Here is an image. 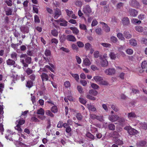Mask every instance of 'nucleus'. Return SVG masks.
I'll list each match as a JSON object with an SVG mask.
<instances>
[{
  "label": "nucleus",
  "mask_w": 147,
  "mask_h": 147,
  "mask_svg": "<svg viewBox=\"0 0 147 147\" xmlns=\"http://www.w3.org/2000/svg\"><path fill=\"white\" fill-rule=\"evenodd\" d=\"M98 94V92L92 89L90 90H89V93L87 94L86 98L88 99L92 100H96V98L91 95L96 96Z\"/></svg>",
  "instance_id": "nucleus-1"
},
{
  "label": "nucleus",
  "mask_w": 147,
  "mask_h": 147,
  "mask_svg": "<svg viewBox=\"0 0 147 147\" xmlns=\"http://www.w3.org/2000/svg\"><path fill=\"white\" fill-rule=\"evenodd\" d=\"M36 113L38 114L41 115H39L37 116L38 118L42 120L45 119L46 116L44 115L45 114V111L43 109L41 108L40 109L37 110Z\"/></svg>",
  "instance_id": "nucleus-2"
},
{
  "label": "nucleus",
  "mask_w": 147,
  "mask_h": 147,
  "mask_svg": "<svg viewBox=\"0 0 147 147\" xmlns=\"http://www.w3.org/2000/svg\"><path fill=\"white\" fill-rule=\"evenodd\" d=\"M20 59H24V61H25L27 63L30 64L31 61V58L30 57H28L26 54H22L20 55Z\"/></svg>",
  "instance_id": "nucleus-3"
},
{
  "label": "nucleus",
  "mask_w": 147,
  "mask_h": 147,
  "mask_svg": "<svg viewBox=\"0 0 147 147\" xmlns=\"http://www.w3.org/2000/svg\"><path fill=\"white\" fill-rule=\"evenodd\" d=\"M83 12L86 14L92 12V10L90 6L88 5L83 7Z\"/></svg>",
  "instance_id": "nucleus-4"
},
{
  "label": "nucleus",
  "mask_w": 147,
  "mask_h": 147,
  "mask_svg": "<svg viewBox=\"0 0 147 147\" xmlns=\"http://www.w3.org/2000/svg\"><path fill=\"white\" fill-rule=\"evenodd\" d=\"M59 24L61 26H67V22L64 19L61 18L56 20Z\"/></svg>",
  "instance_id": "nucleus-5"
},
{
  "label": "nucleus",
  "mask_w": 147,
  "mask_h": 147,
  "mask_svg": "<svg viewBox=\"0 0 147 147\" xmlns=\"http://www.w3.org/2000/svg\"><path fill=\"white\" fill-rule=\"evenodd\" d=\"M119 118V116L117 115H109V119L112 122H115L117 121Z\"/></svg>",
  "instance_id": "nucleus-6"
},
{
  "label": "nucleus",
  "mask_w": 147,
  "mask_h": 147,
  "mask_svg": "<svg viewBox=\"0 0 147 147\" xmlns=\"http://www.w3.org/2000/svg\"><path fill=\"white\" fill-rule=\"evenodd\" d=\"M15 129L17 130L18 131V135L19 136H21V137L25 138V137L22 134V129L20 127V126L19 125H17L15 127Z\"/></svg>",
  "instance_id": "nucleus-7"
},
{
  "label": "nucleus",
  "mask_w": 147,
  "mask_h": 147,
  "mask_svg": "<svg viewBox=\"0 0 147 147\" xmlns=\"http://www.w3.org/2000/svg\"><path fill=\"white\" fill-rule=\"evenodd\" d=\"M105 72L107 75H111L115 73V70L113 68H109L106 69L105 71Z\"/></svg>",
  "instance_id": "nucleus-8"
},
{
  "label": "nucleus",
  "mask_w": 147,
  "mask_h": 147,
  "mask_svg": "<svg viewBox=\"0 0 147 147\" xmlns=\"http://www.w3.org/2000/svg\"><path fill=\"white\" fill-rule=\"evenodd\" d=\"M91 64V63L90 60L87 58L83 59L82 66L84 67L85 66H89Z\"/></svg>",
  "instance_id": "nucleus-9"
},
{
  "label": "nucleus",
  "mask_w": 147,
  "mask_h": 147,
  "mask_svg": "<svg viewBox=\"0 0 147 147\" xmlns=\"http://www.w3.org/2000/svg\"><path fill=\"white\" fill-rule=\"evenodd\" d=\"M100 24L102 26L103 30L106 32H108L110 31V28L107 24L103 22H100Z\"/></svg>",
  "instance_id": "nucleus-10"
},
{
  "label": "nucleus",
  "mask_w": 147,
  "mask_h": 147,
  "mask_svg": "<svg viewBox=\"0 0 147 147\" xmlns=\"http://www.w3.org/2000/svg\"><path fill=\"white\" fill-rule=\"evenodd\" d=\"M67 14L69 17H71L73 19H76L77 17L73 13V11H70L68 9L65 10Z\"/></svg>",
  "instance_id": "nucleus-11"
},
{
  "label": "nucleus",
  "mask_w": 147,
  "mask_h": 147,
  "mask_svg": "<svg viewBox=\"0 0 147 147\" xmlns=\"http://www.w3.org/2000/svg\"><path fill=\"white\" fill-rule=\"evenodd\" d=\"M100 64L102 66L105 67L108 65V61L106 59H103L102 58H100Z\"/></svg>",
  "instance_id": "nucleus-12"
},
{
  "label": "nucleus",
  "mask_w": 147,
  "mask_h": 147,
  "mask_svg": "<svg viewBox=\"0 0 147 147\" xmlns=\"http://www.w3.org/2000/svg\"><path fill=\"white\" fill-rule=\"evenodd\" d=\"M124 129L127 130L128 133L130 135H133L136 131L135 129L131 128L130 127H126Z\"/></svg>",
  "instance_id": "nucleus-13"
},
{
  "label": "nucleus",
  "mask_w": 147,
  "mask_h": 147,
  "mask_svg": "<svg viewBox=\"0 0 147 147\" xmlns=\"http://www.w3.org/2000/svg\"><path fill=\"white\" fill-rule=\"evenodd\" d=\"M129 14L132 16L135 17L137 15L138 12L137 11L134 9H129Z\"/></svg>",
  "instance_id": "nucleus-14"
},
{
  "label": "nucleus",
  "mask_w": 147,
  "mask_h": 147,
  "mask_svg": "<svg viewBox=\"0 0 147 147\" xmlns=\"http://www.w3.org/2000/svg\"><path fill=\"white\" fill-rule=\"evenodd\" d=\"M66 39L69 41L75 42L76 41V39L75 37L73 35H69L66 36Z\"/></svg>",
  "instance_id": "nucleus-15"
},
{
  "label": "nucleus",
  "mask_w": 147,
  "mask_h": 147,
  "mask_svg": "<svg viewBox=\"0 0 147 147\" xmlns=\"http://www.w3.org/2000/svg\"><path fill=\"white\" fill-rule=\"evenodd\" d=\"M103 80V78L102 77L99 76H94L93 77V79H92V80H94L96 82H99V83L102 80Z\"/></svg>",
  "instance_id": "nucleus-16"
},
{
  "label": "nucleus",
  "mask_w": 147,
  "mask_h": 147,
  "mask_svg": "<svg viewBox=\"0 0 147 147\" xmlns=\"http://www.w3.org/2000/svg\"><path fill=\"white\" fill-rule=\"evenodd\" d=\"M61 14V12L59 9H57L55 11L54 17L55 19L57 18Z\"/></svg>",
  "instance_id": "nucleus-17"
},
{
  "label": "nucleus",
  "mask_w": 147,
  "mask_h": 147,
  "mask_svg": "<svg viewBox=\"0 0 147 147\" xmlns=\"http://www.w3.org/2000/svg\"><path fill=\"white\" fill-rule=\"evenodd\" d=\"M13 134V133L10 130H8L7 132L5 138L7 139H9L10 140H12L11 138V136Z\"/></svg>",
  "instance_id": "nucleus-18"
},
{
  "label": "nucleus",
  "mask_w": 147,
  "mask_h": 147,
  "mask_svg": "<svg viewBox=\"0 0 147 147\" xmlns=\"http://www.w3.org/2000/svg\"><path fill=\"white\" fill-rule=\"evenodd\" d=\"M122 23L124 25H128L129 23V20L127 17H124L122 20Z\"/></svg>",
  "instance_id": "nucleus-19"
},
{
  "label": "nucleus",
  "mask_w": 147,
  "mask_h": 147,
  "mask_svg": "<svg viewBox=\"0 0 147 147\" xmlns=\"http://www.w3.org/2000/svg\"><path fill=\"white\" fill-rule=\"evenodd\" d=\"M41 77L42 82L47 81L49 79V77L48 75L45 73H42V74L41 75Z\"/></svg>",
  "instance_id": "nucleus-20"
},
{
  "label": "nucleus",
  "mask_w": 147,
  "mask_h": 147,
  "mask_svg": "<svg viewBox=\"0 0 147 147\" xmlns=\"http://www.w3.org/2000/svg\"><path fill=\"white\" fill-rule=\"evenodd\" d=\"M87 107L88 110L90 111L93 112L96 111V109L93 105L91 104H88Z\"/></svg>",
  "instance_id": "nucleus-21"
},
{
  "label": "nucleus",
  "mask_w": 147,
  "mask_h": 147,
  "mask_svg": "<svg viewBox=\"0 0 147 147\" xmlns=\"http://www.w3.org/2000/svg\"><path fill=\"white\" fill-rule=\"evenodd\" d=\"M109 56L111 59L112 60H115L117 57H118L117 54H115L114 52H111L110 53Z\"/></svg>",
  "instance_id": "nucleus-22"
},
{
  "label": "nucleus",
  "mask_w": 147,
  "mask_h": 147,
  "mask_svg": "<svg viewBox=\"0 0 147 147\" xmlns=\"http://www.w3.org/2000/svg\"><path fill=\"white\" fill-rule=\"evenodd\" d=\"M113 140L115 141L116 143L118 145H121L123 143L122 140H120L119 139H118V138H117L115 136L113 137Z\"/></svg>",
  "instance_id": "nucleus-23"
},
{
  "label": "nucleus",
  "mask_w": 147,
  "mask_h": 147,
  "mask_svg": "<svg viewBox=\"0 0 147 147\" xmlns=\"http://www.w3.org/2000/svg\"><path fill=\"white\" fill-rule=\"evenodd\" d=\"M6 63L7 65H14L15 63V61L10 59H9L7 60Z\"/></svg>",
  "instance_id": "nucleus-24"
},
{
  "label": "nucleus",
  "mask_w": 147,
  "mask_h": 147,
  "mask_svg": "<svg viewBox=\"0 0 147 147\" xmlns=\"http://www.w3.org/2000/svg\"><path fill=\"white\" fill-rule=\"evenodd\" d=\"M128 117L129 119H131L132 118H135L136 117L135 113L131 112V113H128L127 114Z\"/></svg>",
  "instance_id": "nucleus-25"
},
{
  "label": "nucleus",
  "mask_w": 147,
  "mask_h": 147,
  "mask_svg": "<svg viewBox=\"0 0 147 147\" xmlns=\"http://www.w3.org/2000/svg\"><path fill=\"white\" fill-rule=\"evenodd\" d=\"M70 28L72 30V32L74 34H77L79 33V30L76 28L71 27Z\"/></svg>",
  "instance_id": "nucleus-26"
},
{
  "label": "nucleus",
  "mask_w": 147,
  "mask_h": 147,
  "mask_svg": "<svg viewBox=\"0 0 147 147\" xmlns=\"http://www.w3.org/2000/svg\"><path fill=\"white\" fill-rule=\"evenodd\" d=\"M117 36L119 39L121 40H123L125 39L123 34L121 33H118Z\"/></svg>",
  "instance_id": "nucleus-27"
},
{
  "label": "nucleus",
  "mask_w": 147,
  "mask_h": 147,
  "mask_svg": "<svg viewBox=\"0 0 147 147\" xmlns=\"http://www.w3.org/2000/svg\"><path fill=\"white\" fill-rule=\"evenodd\" d=\"M110 40L111 42L115 43H116L118 41L117 38L114 36H112L110 37Z\"/></svg>",
  "instance_id": "nucleus-28"
},
{
  "label": "nucleus",
  "mask_w": 147,
  "mask_h": 147,
  "mask_svg": "<svg viewBox=\"0 0 147 147\" xmlns=\"http://www.w3.org/2000/svg\"><path fill=\"white\" fill-rule=\"evenodd\" d=\"M11 58L15 61L17 60V54L15 52H13L11 55Z\"/></svg>",
  "instance_id": "nucleus-29"
},
{
  "label": "nucleus",
  "mask_w": 147,
  "mask_h": 147,
  "mask_svg": "<svg viewBox=\"0 0 147 147\" xmlns=\"http://www.w3.org/2000/svg\"><path fill=\"white\" fill-rule=\"evenodd\" d=\"M79 27L80 29L84 30L85 31H86L87 30L86 26L84 24H80L79 25Z\"/></svg>",
  "instance_id": "nucleus-30"
},
{
  "label": "nucleus",
  "mask_w": 147,
  "mask_h": 147,
  "mask_svg": "<svg viewBox=\"0 0 147 147\" xmlns=\"http://www.w3.org/2000/svg\"><path fill=\"white\" fill-rule=\"evenodd\" d=\"M92 47V46L89 43H86L85 44V48L86 50H89Z\"/></svg>",
  "instance_id": "nucleus-31"
},
{
  "label": "nucleus",
  "mask_w": 147,
  "mask_h": 147,
  "mask_svg": "<svg viewBox=\"0 0 147 147\" xmlns=\"http://www.w3.org/2000/svg\"><path fill=\"white\" fill-rule=\"evenodd\" d=\"M70 74L77 81H78L79 79V76L78 74H74L71 73H70Z\"/></svg>",
  "instance_id": "nucleus-32"
},
{
  "label": "nucleus",
  "mask_w": 147,
  "mask_h": 147,
  "mask_svg": "<svg viewBox=\"0 0 147 147\" xmlns=\"http://www.w3.org/2000/svg\"><path fill=\"white\" fill-rule=\"evenodd\" d=\"M141 66L143 69L147 68V61H143L142 63Z\"/></svg>",
  "instance_id": "nucleus-33"
},
{
  "label": "nucleus",
  "mask_w": 147,
  "mask_h": 147,
  "mask_svg": "<svg viewBox=\"0 0 147 147\" xmlns=\"http://www.w3.org/2000/svg\"><path fill=\"white\" fill-rule=\"evenodd\" d=\"M124 34L125 37L127 38H130L131 37V35L127 31H125L124 33Z\"/></svg>",
  "instance_id": "nucleus-34"
},
{
  "label": "nucleus",
  "mask_w": 147,
  "mask_h": 147,
  "mask_svg": "<svg viewBox=\"0 0 147 147\" xmlns=\"http://www.w3.org/2000/svg\"><path fill=\"white\" fill-rule=\"evenodd\" d=\"M140 124L141 125L140 127L143 129H147V123L144 122L140 123Z\"/></svg>",
  "instance_id": "nucleus-35"
},
{
  "label": "nucleus",
  "mask_w": 147,
  "mask_h": 147,
  "mask_svg": "<svg viewBox=\"0 0 147 147\" xmlns=\"http://www.w3.org/2000/svg\"><path fill=\"white\" fill-rule=\"evenodd\" d=\"M51 111L53 113H56L57 112L58 109L56 106H53L51 109Z\"/></svg>",
  "instance_id": "nucleus-36"
},
{
  "label": "nucleus",
  "mask_w": 147,
  "mask_h": 147,
  "mask_svg": "<svg viewBox=\"0 0 147 147\" xmlns=\"http://www.w3.org/2000/svg\"><path fill=\"white\" fill-rule=\"evenodd\" d=\"M21 31L27 33L28 32L29 30L27 27H22L21 28Z\"/></svg>",
  "instance_id": "nucleus-37"
},
{
  "label": "nucleus",
  "mask_w": 147,
  "mask_h": 147,
  "mask_svg": "<svg viewBox=\"0 0 147 147\" xmlns=\"http://www.w3.org/2000/svg\"><path fill=\"white\" fill-rule=\"evenodd\" d=\"M144 15V14H141L139 15L138 16V18L139 20H138V24L141 22V21L140 20H143L145 18Z\"/></svg>",
  "instance_id": "nucleus-38"
},
{
  "label": "nucleus",
  "mask_w": 147,
  "mask_h": 147,
  "mask_svg": "<svg viewBox=\"0 0 147 147\" xmlns=\"http://www.w3.org/2000/svg\"><path fill=\"white\" fill-rule=\"evenodd\" d=\"M130 44L132 46H135L137 45V42L134 39H131L129 40Z\"/></svg>",
  "instance_id": "nucleus-39"
},
{
  "label": "nucleus",
  "mask_w": 147,
  "mask_h": 147,
  "mask_svg": "<svg viewBox=\"0 0 147 147\" xmlns=\"http://www.w3.org/2000/svg\"><path fill=\"white\" fill-rule=\"evenodd\" d=\"M77 89L78 90L79 92L81 94L82 93L84 92L83 88L81 86H77Z\"/></svg>",
  "instance_id": "nucleus-40"
},
{
  "label": "nucleus",
  "mask_w": 147,
  "mask_h": 147,
  "mask_svg": "<svg viewBox=\"0 0 147 147\" xmlns=\"http://www.w3.org/2000/svg\"><path fill=\"white\" fill-rule=\"evenodd\" d=\"M130 4L133 6L135 7L137 5V2L136 0H131Z\"/></svg>",
  "instance_id": "nucleus-41"
},
{
  "label": "nucleus",
  "mask_w": 147,
  "mask_h": 147,
  "mask_svg": "<svg viewBox=\"0 0 147 147\" xmlns=\"http://www.w3.org/2000/svg\"><path fill=\"white\" fill-rule=\"evenodd\" d=\"M91 86L92 88L96 89H98L99 87L97 84L94 83H91Z\"/></svg>",
  "instance_id": "nucleus-42"
},
{
  "label": "nucleus",
  "mask_w": 147,
  "mask_h": 147,
  "mask_svg": "<svg viewBox=\"0 0 147 147\" xmlns=\"http://www.w3.org/2000/svg\"><path fill=\"white\" fill-rule=\"evenodd\" d=\"M46 114L48 116L53 117L54 116L53 114L49 110H47L45 112Z\"/></svg>",
  "instance_id": "nucleus-43"
},
{
  "label": "nucleus",
  "mask_w": 147,
  "mask_h": 147,
  "mask_svg": "<svg viewBox=\"0 0 147 147\" xmlns=\"http://www.w3.org/2000/svg\"><path fill=\"white\" fill-rule=\"evenodd\" d=\"M100 44L103 47H110L111 46L110 44L106 43H101Z\"/></svg>",
  "instance_id": "nucleus-44"
},
{
  "label": "nucleus",
  "mask_w": 147,
  "mask_h": 147,
  "mask_svg": "<svg viewBox=\"0 0 147 147\" xmlns=\"http://www.w3.org/2000/svg\"><path fill=\"white\" fill-rule=\"evenodd\" d=\"M51 34L53 36H56L58 35V32L55 29H53L51 31Z\"/></svg>",
  "instance_id": "nucleus-45"
},
{
  "label": "nucleus",
  "mask_w": 147,
  "mask_h": 147,
  "mask_svg": "<svg viewBox=\"0 0 147 147\" xmlns=\"http://www.w3.org/2000/svg\"><path fill=\"white\" fill-rule=\"evenodd\" d=\"M76 117L77 119L79 120H81L82 118V116L81 115V114L78 113H77L76 115Z\"/></svg>",
  "instance_id": "nucleus-46"
},
{
  "label": "nucleus",
  "mask_w": 147,
  "mask_h": 147,
  "mask_svg": "<svg viewBox=\"0 0 147 147\" xmlns=\"http://www.w3.org/2000/svg\"><path fill=\"white\" fill-rule=\"evenodd\" d=\"M108 127L109 129L114 130L115 129V126L114 124H110L109 125Z\"/></svg>",
  "instance_id": "nucleus-47"
},
{
  "label": "nucleus",
  "mask_w": 147,
  "mask_h": 147,
  "mask_svg": "<svg viewBox=\"0 0 147 147\" xmlns=\"http://www.w3.org/2000/svg\"><path fill=\"white\" fill-rule=\"evenodd\" d=\"M79 100L80 102L83 105L85 104L86 102V100L82 98H79Z\"/></svg>",
  "instance_id": "nucleus-48"
},
{
  "label": "nucleus",
  "mask_w": 147,
  "mask_h": 147,
  "mask_svg": "<svg viewBox=\"0 0 147 147\" xmlns=\"http://www.w3.org/2000/svg\"><path fill=\"white\" fill-rule=\"evenodd\" d=\"M25 122V121L24 120H20L18 121H17L16 122V123H18V125H19L20 126L24 124Z\"/></svg>",
  "instance_id": "nucleus-49"
},
{
  "label": "nucleus",
  "mask_w": 147,
  "mask_h": 147,
  "mask_svg": "<svg viewBox=\"0 0 147 147\" xmlns=\"http://www.w3.org/2000/svg\"><path fill=\"white\" fill-rule=\"evenodd\" d=\"M110 106L111 108L115 111L117 112L118 111V109H117L115 105L113 104H111Z\"/></svg>",
  "instance_id": "nucleus-50"
},
{
  "label": "nucleus",
  "mask_w": 147,
  "mask_h": 147,
  "mask_svg": "<svg viewBox=\"0 0 147 147\" xmlns=\"http://www.w3.org/2000/svg\"><path fill=\"white\" fill-rule=\"evenodd\" d=\"M131 22L135 25H136L138 23V20L136 18H133L131 20Z\"/></svg>",
  "instance_id": "nucleus-51"
},
{
  "label": "nucleus",
  "mask_w": 147,
  "mask_h": 147,
  "mask_svg": "<svg viewBox=\"0 0 147 147\" xmlns=\"http://www.w3.org/2000/svg\"><path fill=\"white\" fill-rule=\"evenodd\" d=\"M102 30L101 28H98L95 30V32L98 35H101L102 33Z\"/></svg>",
  "instance_id": "nucleus-52"
},
{
  "label": "nucleus",
  "mask_w": 147,
  "mask_h": 147,
  "mask_svg": "<svg viewBox=\"0 0 147 147\" xmlns=\"http://www.w3.org/2000/svg\"><path fill=\"white\" fill-rule=\"evenodd\" d=\"M64 85L65 87L66 88H68L70 87L71 86L70 83L69 81H66L64 83Z\"/></svg>",
  "instance_id": "nucleus-53"
},
{
  "label": "nucleus",
  "mask_w": 147,
  "mask_h": 147,
  "mask_svg": "<svg viewBox=\"0 0 147 147\" xmlns=\"http://www.w3.org/2000/svg\"><path fill=\"white\" fill-rule=\"evenodd\" d=\"M12 14V10L11 9L9 8L6 11V14L7 15H11Z\"/></svg>",
  "instance_id": "nucleus-54"
},
{
  "label": "nucleus",
  "mask_w": 147,
  "mask_h": 147,
  "mask_svg": "<svg viewBox=\"0 0 147 147\" xmlns=\"http://www.w3.org/2000/svg\"><path fill=\"white\" fill-rule=\"evenodd\" d=\"M126 52L129 55L132 54L133 53V50L131 49H128L126 50Z\"/></svg>",
  "instance_id": "nucleus-55"
},
{
  "label": "nucleus",
  "mask_w": 147,
  "mask_h": 147,
  "mask_svg": "<svg viewBox=\"0 0 147 147\" xmlns=\"http://www.w3.org/2000/svg\"><path fill=\"white\" fill-rule=\"evenodd\" d=\"M80 83L83 86H85L87 84V81L85 80H81L80 81Z\"/></svg>",
  "instance_id": "nucleus-56"
},
{
  "label": "nucleus",
  "mask_w": 147,
  "mask_h": 147,
  "mask_svg": "<svg viewBox=\"0 0 147 147\" xmlns=\"http://www.w3.org/2000/svg\"><path fill=\"white\" fill-rule=\"evenodd\" d=\"M108 83L106 81H101L99 82V84L101 85H108Z\"/></svg>",
  "instance_id": "nucleus-57"
},
{
  "label": "nucleus",
  "mask_w": 147,
  "mask_h": 147,
  "mask_svg": "<svg viewBox=\"0 0 147 147\" xmlns=\"http://www.w3.org/2000/svg\"><path fill=\"white\" fill-rule=\"evenodd\" d=\"M32 85V83L31 81H28L27 82L26 86L28 88H31Z\"/></svg>",
  "instance_id": "nucleus-58"
},
{
  "label": "nucleus",
  "mask_w": 147,
  "mask_h": 147,
  "mask_svg": "<svg viewBox=\"0 0 147 147\" xmlns=\"http://www.w3.org/2000/svg\"><path fill=\"white\" fill-rule=\"evenodd\" d=\"M77 44L79 47H82L84 46V44L82 42L80 41L77 42Z\"/></svg>",
  "instance_id": "nucleus-59"
},
{
  "label": "nucleus",
  "mask_w": 147,
  "mask_h": 147,
  "mask_svg": "<svg viewBox=\"0 0 147 147\" xmlns=\"http://www.w3.org/2000/svg\"><path fill=\"white\" fill-rule=\"evenodd\" d=\"M98 22L96 20H94L92 21L91 24L92 26L93 27L96 26L98 24Z\"/></svg>",
  "instance_id": "nucleus-60"
},
{
  "label": "nucleus",
  "mask_w": 147,
  "mask_h": 147,
  "mask_svg": "<svg viewBox=\"0 0 147 147\" xmlns=\"http://www.w3.org/2000/svg\"><path fill=\"white\" fill-rule=\"evenodd\" d=\"M82 2L80 1H77L75 2V4L78 6L81 7L82 5Z\"/></svg>",
  "instance_id": "nucleus-61"
},
{
  "label": "nucleus",
  "mask_w": 147,
  "mask_h": 147,
  "mask_svg": "<svg viewBox=\"0 0 147 147\" xmlns=\"http://www.w3.org/2000/svg\"><path fill=\"white\" fill-rule=\"evenodd\" d=\"M32 121L35 122H39L40 120L35 117H32L31 119Z\"/></svg>",
  "instance_id": "nucleus-62"
},
{
  "label": "nucleus",
  "mask_w": 147,
  "mask_h": 147,
  "mask_svg": "<svg viewBox=\"0 0 147 147\" xmlns=\"http://www.w3.org/2000/svg\"><path fill=\"white\" fill-rule=\"evenodd\" d=\"M102 107L106 111H108V109L107 107V105L105 104H102Z\"/></svg>",
  "instance_id": "nucleus-63"
},
{
  "label": "nucleus",
  "mask_w": 147,
  "mask_h": 147,
  "mask_svg": "<svg viewBox=\"0 0 147 147\" xmlns=\"http://www.w3.org/2000/svg\"><path fill=\"white\" fill-rule=\"evenodd\" d=\"M76 59L78 63V64H80L81 63L82 61V60L78 56H76Z\"/></svg>",
  "instance_id": "nucleus-64"
}]
</instances>
